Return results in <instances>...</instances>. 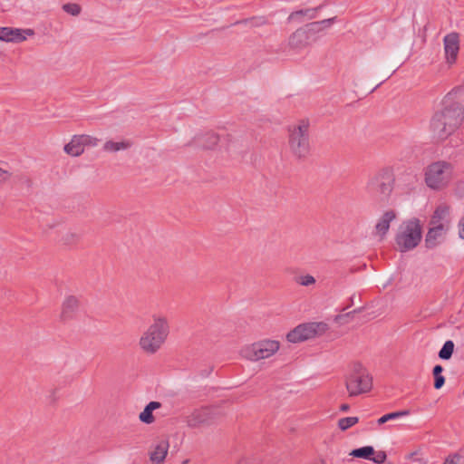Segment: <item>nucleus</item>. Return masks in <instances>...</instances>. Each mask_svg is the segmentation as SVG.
<instances>
[{
	"instance_id": "nucleus-1",
	"label": "nucleus",
	"mask_w": 464,
	"mask_h": 464,
	"mask_svg": "<svg viewBox=\"0 0 464 464\" xmlns=\"http://www.w3.org/2000/svg\"><path fill=\"white\" fill-rule=\"evenodd\" d=\"M464 122V105L459 102L444 104L434 113L430 121V130L440 142H444L452 136Z\"/></svg>"
},
{
	"instance_id": "nucleus-2",
	"label": "nucleus",
	"mask_w": 464,
	"mask_h": 464,
	"mask_svg": "<svg viewBox=\"0 0 464 464\" xmlns=\"http://www.w3.org/2000/svg\"><path fill=\"white\" fill-rule=\"evenodd\" d=\"M287 130V146L294 159L305 160L311 154L310 121L300 119L289 125Z\"/></svg>"
},
{
	"instance_id": "nucleus-3",
	"label": "nucleus",
	"mask_w": 464,
	"mask_h": 464,
	"mask_svg": "<svg viewBox=\"0 0 464 464\" xmlns=\"http://www.w3.org/2000/svg\"><path fill=\"white\" fill-rule=\"evenodd\" d=\"M153 323L142 333L139 339L140 349L147 355L157 353L165 343L169 334L167 317L153 315Z\"/></svg>"
},
{
	"instance_id": "nucleus-4",
	"label": "nucleus",
	"mask_w": 464,
	"mask_h": 464,
	"mask_svg": "<svg viewBox=\"0 0 464 464\" xmlns=\"http://www.w3.org/2000/svg\"><path fill=\"white\" fill-rule=\"evenodd\" d=\"M422 238V228L418 218L404 220L399 227L394 237L395 248L405 253L419 246Z\"/></svg>"
},
{
	"instance_id": "nucleus-5",
	"label": "nucleus",
	"mask_w": 464,
	"mask_h": 464,
	"mask_svg": "<svg viewBox=\"0 0 464 464\" xmlns=\"http://www.w3.org/2000/svg\"><path fill=\"white\" fill-rule=\"evenodd\" d=\"M394 182L392 169L383 168L370 177L365 188L378 201L386 203L393 191Z\"/></svg>"
},
{
	"instance_id": "nucleus-6",
	"label": "nucleus",
	"mask_w": 464,
	"mask_h": 464,
	"mask_svg": "<svg viewBox=\"0 0 464 464\" xmlns=\"http://www.w3.org/2000/svg\"><path fill=\"white\" fill-rule=\"evenodd\" d=\"M345 387L349 396H358L372 390V378L362 363L353 362L350 372L345 376Z\"/></svg>"
},
{
	"instance_id": "nucleus-7",
	"label": "nucleus",
	"mask_w": 464,
	"mask_h": 464,
	"mask_svg": "<svg viewBox=\"0 0 464 464\" xmlns=\"http://www.w3.org/2000/svg\"><path fill=\"white\" fill-rule=\"evenodd\" d=\"M453 165L446 160L430 164L425 171V182L432 189H442L452 179Z\"/></svg>"
},
{
	"instance_id": "nucleus-8",
	"label": "nucleus",
	"mask_w": 464,
	"mask_h": 464,
	"mask_svg": "<svg viewBox=\"0 0 464 464\" xmlns=\"http://www.w3.org/2000/svg\"><path fill=\"white\" fill-rule=\"evenodd\" d=\"M280 347V343L275 340H261L242 349L241 354L249 361H259L269 358L275 354Z\"/></svg>"
},
{
	"instance_id": "nucleus-9",
	"label": "nucleus",
	"mask_w": 464,
	"mask_h": 464,
	"mask_svg": "<svg viewBox=\"0 0 464 464\" xmlns=\"http://www.w3.org/2000/svg\"><path fill=\"white\" fill-rule=\"evenodd\" d=\"M328 325L323 322H313L302 324L296 326L286 334V339L290 343H300L314 338L326 332Z\"/></svg>"
},
{
	"instance_id": "nucleus-10",
	"label": "nucleus",
	"mask_w": 464,
	"mask_h": 464,
	"mask_svg": "<svg viewBox=\"0 0 464 464\" xmlns=\"http://www.w3.org/2000/svg\"><path fill=\"white\" fill-rule=\"evenodd\" d=\"M218 413L215 409L201 408L186 416V423L190 428L208 426L215 422Z\"/></svg>"
},
{
	"instance_id": "nucleus-11",
	"label": "nucleus",
	"mask_w": 464,
	"mask_h": 464,
	"mask_svg": "<svg viewBox=\"0 0 464 464\" xmlns=\"http://www.w3.org/2000/svg\"><path fill=\"white\" fill-rule=\"evenodd\" d=\"M34 34L33 29H18L12 27H0V41L7 43H22L26 40V35Z\"/></svg>"
},
{
	"instance_id": "nucleus-12",
	"label": "nucleus",
	"mask_w": 464,
	"mask_h": 464,
	"mask_svg": "<svg viewBox=\"0 0 464 464\" xmlns=\"http://www.w3.org/2000/svg\"><path fill=\"white\" fill-rule=\"evenodd\" d=\"M444 51L446 61L449 64L456 63L459 51V36L458 33H450L444 39Z\"/></svg>"
},
{
	"instance_id": "nucleus-13",
	"label": "nucleus",
	"mask_w": 464,
	"mask_h": 464,
	"mask_svg": "<svg viewBox=\"0 0 464 464\" xmlns=\"http://www.w3.org/2000/svg\"><path fill=\"white\" fill-rule=\"evenodd\" d=\"M81 302L75 295H68L62 304L60 320L63 323L72 321L75 318L80 308Z\"/></svg>"
},
{
	"instance_id": "nucleus-14",
	"label": "nucleus",
	"mask_w": 464,
	"mask_h": 464,
	"mask_svg": "<svg viewBox=\"0 0 464 464\" xmlns=\"http://www.w3.org/2000/svg\"><path fill=\"white\" fill-rule=\"evenodd\" d=\"M314 39H310L302 27L296 29L288 38V45L291 49L300 50L307 47Z\"/></svg>"
},
{
	"instance_id": "nucleus-15",
	"label": "nucleus",
	"mask_w": 464,
	"mask_h": 464,
	"mask_svg": "<svg viewBox=\"0 0 464 464\" xmlns=\"http://www.w3.org/2000/svg\"><path fill=\"white\" fill-rule=\"evenodd\" d=\"M447 231V226L430 227L425 237V246L430 249L436 247Z\"/></svg>"
},
{
	"instance_id": "nucleus-16",
	"label": "nucleus",
	"mask_w": 464,
	"mask_h": 464,
	"mask_svg": "<svg viewBox=\"0 0 464 464\" xmlns=\"http://www.w3.org/2000/svg\"><path fill=\"white\" fill-rule=\"evenodd\" d=\"M218 141L219 136L213 131H208L206 132L205 134L194 137L192 141L189 142L188 145H196L203 149H213L218 143Z\"/></svg>"
},
{
	"instance_id": "nucleus-17",
	"label": "nucleus",
	"mask_w": 464,
	"mask_h": 464,
	"mask_svg": "<svg viewBox=\"0 0 464 464\" xmlns=\"http://www.w3.org/2000/svg\"><path fill=\"white\" fill-rule=\"evenodd\" d=\"M450 208L448 205L442 204L437 207L433 215L430 218V225L431 227L447 226L449 228Z\"/></svg>"
},
{
	"instance_id": "nucleus-18",
	"label": "nucleus",
	"mask_w": 464,
	"mask_h": 464,
	"mask_svg": "<svg viewBox=\"0 0 464 464\" xmlns=\"http://www.w3.org/2000/svg\"><path fill=\"white\" fill-rule=\"evenodd\" d=\"M396 218L394 210L385 211L375 225V234L382 239L389 231L390 224Z\"/></svg>"
},
{
	"instance_id": "nucleus-19",
	"label": "nucleus",
	"mask_w": 464,
	"mask_h": 464,
	"mask_svg": "<svg viewBox=\"0 0 464 464\" xmlns=\"http://www.w3.org/2000/svg\"><path fill=\"white\" fill-rule=\"evenodd\" d=\"M169 441L160 440L150 452V459L153 464H162L166 459L169 450Z\"/></svg>"
},
{
	"instance_id": "nucleus-20",
	"label": "nucleus",
	"mask_w": 464,
	"mask_h": 464,
	"mask_svg": "<svg viewBox=\"0 0 464 464\" xmlns=\"http://www.w3.org/2000/svg\"><path fill=\"white\" fill-rule=\"evenodd\" d=\"M82 235L76 230H68L61 236L60 243L66 249L75 248L82 241Z\"/></svg>"
},
{
	"instance_id": "nucleus-21",
	"label": "nucleus",
	"mask_w": 464,
	"mask_h": 464,
	"mask_svg": "<svg viewBox=\"0 0 464 464\" xmlns=\"http://www.w3.org/2000/svg\"><path fill=\"white\" fill-rule=\"evenodd\" d=\"M160 407L161 403L160 401H150L145 406L144 410L140 413V420L145 424L153 423L155 421V418L152 412L153 411L160 409Z\"/></svg>"
},
{
	"instance_id": "nucleus-22",
	"label": "nucleus",
	"mask_w": 464,
	"mask_h": 464,
	"mask_svg": "<svg viewBox=\"0 0 464 464\" xmlns=\"http://www.w3.org/2000/svg\"><path fill=\"white\" fill-rule=\"evenodd\" d=\"M63 150L68 155L72 157H78L84 151L76 135L72 137L71 141L64 146Z\"/></svg>"
},
{
	"instance_id": "nucleus-23",
	"label": "nucleus",
	"mask_w": 464,
	"mask_h": 464,
	"mask_svg": "<svg viewBox=\"0 0 464 464\" xmlns=\"http://www.w3.org/2000/svg\"><path fill=\"white\" fill-rule=\"evenodd\" d=\"M132 146L130 140H121L119 142L113 140H108L103 145V150L107 152H117L119 150H128Z\"/></svg>"
},
{
	"instance_id": "nucleus-24",
	"label": "nucleus",
	"mask_w": 464,
	"mask_h": 464,
	"mask_svg": "<svg viewBox=\"0 0 464 464\" xmlns=\"http://www.w3.org/2000/svg\"><path fill=\"white\" fill-rule=\"evenodd\" d=\"M322 7H323V5H321L317 7H314V8H307V9H302V10H297V11L292 12L290 14V15L288 16V21L291 22V21L297 19L298 15H304L309 20L314 19L317 15V12L319 10H321Z\"/></svg>"
},
{
	"instance_id": "nucleus-25",
	"label": "nucleus",
	"mask_w": 464,
	"mask_h": 464,
	"mask_svg": "<svg viewBox=\"0 0 464 464\" xmlns=\"http://www.w3.org/2000/svg\"><path fill=\"white\" fill-rule=\"evenodd\" d=\"M375 454V450L372 446H364L359 449H354L350 452L353 458H360L371 460L372 456Z\"/></svg>"
},
{
	"instance_id": "nucleus-26",
	"label": "nucleus",
	"mask_w": 464,
	"mask_h": 464,
	"mask_svg": "<svg viewBox=\"0 0 464 464\" xmlns=\"http://www.w3.org/2000/svg\"><path fill=\"white\" fill-rule=\"evenodd\" d=\"M443 367L437 364L433 367L432 374L434 377V388L436 390L440 389L445 383V377L442 375Z\"/></svg>"
},
{
	"instance_id": "nucleus-27",
	"label": "nucleus",
	"mask_w": 464,
	"mask_h": 464,
	"mask_svg": "<svg viewBox=\"0 0 464 464\" xmlns=\"http://www.w3.org/2000/svg\"><path fill=\"white\" fill-rule=\"evenodd\" d=\"M454 352V343L450 340L446 341L439 352V357L442 360H449L451 358Z\"/></svg>"
},
{
	"instance_id": "nucleus-28",
	"label": "nucleus",
	"mask_w": 464,
	"mask_h": 464,
	"mask_svg": "<svg viewBox=\"0 0 464 464\" xmlns=\"http://www.w3.org/2000/svg\"><path fill=\"white\" fill-rule=\"evenodd\" d=\"M409 414H410V411H408V410L391 412V413L385 414V415L382 416L380 419H378L377 423L379 425H382L389 420H395L399 417L407 416Z\"/></svg>"
},
{
	"instance_id": "nucleus-29",
	"label": "nucleus",
	"mask_w": 464,
	"mask_h": 464,
	"mask_svg": "<svg viewBox=\"0 0 464 464\" xmlns=\"http://www.w3.org/2000/svg\"><path fill=\"white\" fill-rule=\"evenodd\" d=\"M76 136L79 139L83 150L86 147H95V146H97V144L99 142V139L90 136V135L81 134V135H76Z\"/></svg>"
},
{
	"instance_id": "nucleus-30",
	"label": "nucleus",
	"mask_w": 464,
	"mask_h": 464,
	"mask_svg": "<svg viewBox=\"0 0 464 464\" xmlns=\"http://www.w3.org/2000/svg\"><path fill=\"white\" fill-rule=\"evenodd\" d=\"M358 417H345L342 418L338 420V427L341 430H346L349 428L353 427L356 423H358Z\"/></svg>"
},
{
	"instance_id": "nucleus-31",
	"label": "nucleus",
	"mask_w": 464,
	"mask_h": 464,
	"mask_svg": "<svg viewBox=\"0 0 464 464\" xmlns=\"http://www.w3.org/2000/svg\"><path fill=\"white\" fill-rule=\"evenodd\" d=\"M62 9L65 13H67V14L72 15V16H78L81 14V12H82L81 5L79 4H76V3H67V4H64V5H63Z\"/></svg>"
},
{
	"instance_id": "nucleus-32",
	"label": "nucleus",
	"mask_w": 464,
	"mask_h": 464,
	"mask_svg": "<svg viewBox=\"0 0 464 464\" xmlns=\"http://www.w3.org/2000/svg\"><path fill=\"white\" fill-rule=\"evenodd\" d=\"M302 29L305 31L307 35H310V39H313L312 36L322 31L316 22L306 24Z\"/></svg>"
},
{
	"instance_id": "nucleus-33",
	"label": "nucleus",
	"mask_w": 464,
	"mask_h": 464,
	"mask_svg": "<svg viewBox=\"0 0 464 464\" xmlns=\"http://www.w3.org/2000/svg\"><path fill=\"white\" fill-rule=\"evenodd\" d=\"M296 283L301 285H304V286H309L315 283V279L311 275H305V276H301L297 277Z\"/></svg>"
},
{
	"instance_id": "nucleus-34",
	"label": "nucleus",
	"mask_w": 464,
	"mask_h": 464,
	"mask_svg": "<svg viewBox=\"0 0 464 464\" xmlns=\"http://www.w3.org/2000/svg\"><path fill=\"white\" fill-rule=\"evenodd\" d=\"M387 459V454L383 450L377 451L375 456H372L371 460H372L376 464H385Z\"/></svg>"
},
{
	"instance_id": "nucleus-35",
	"label": "nucleus",
	"mask_w": 464,
	"mask_h": 464,
	"mask_svg": "<svg viewBox=\"0 0 464 464\" xmlns=\"http://www.w3.org/2000/svg\"><path fill=\"white\" fill-rule=\"evenodd\" d=\"M411 47L410 48L409 52H407V53L405 54L404 59L401 62V63H400V64H399V65H398L394 70H392L390 73H388V74L386 75V78H385L382 82L378 83L375 87H373V88L372 89L371 92H373L376 88H378V87H379V86H380V85H381L384 81H386L387 79H389V78H390V77H391V76H392V75L396 72V70H397V69H398V68H399V67H400V66H401V65L405 61H407V60L411 57Z\"/></svg>"
},
{
	"instance_id": "nucleus-36",
	"label": "nucleus",
	"mask_w": 464,
	"mask_h": 464,
	"mask_svg": "<svg viewBox=\"0 0 464 464\" xmlns=\"http://www.w3.org/2000/svg\"><path fill=\"white\" fill-rule=\"evenodd\" d=\"M362 307L361 308H358V309H354L353 311L352 312H348L346 314H338L336 317H335V321L337 323H340V324H343L345 323V319L349 316H351L352 314H358V313H361L362 311Z\"/></svg>"
},
{
	"instance_id": "nucleus-37",
	"label": "nucleus",
	"mask_w": 464,
	"mask_h": 464,
	"mask_svg": "<svg viewBox=\"0 0 464 464\" xmlns=\"http://www.w3.org/2000/svg\"><path fill=\"white\" fill-rule=\"evenodd\" d=\"M335 19L336 17H332L322 21H317L316 23L323 31L324 28L330 27L334 23Z\"/></svg>"
},
{
	"instance_id": "nucleus-38",
	"label": "nucleus",
	"mask_w": 464,
	"mask_h": 464,
	"mask_svg": "<svg viewBox=\"0 0 464 464\" xmlns=\"http://www.w3.org/2000/svg\"><path fill=\"white\" fill-rule=\"evenodd\" d=\"M455 459H459L460 456L459 454H455L453 457L449 456L448 458H446L443 464H458Z\"/></svg>"
},
{
	"instance_id": "nucleus-39",
	"label": "nucleus",
	"mask_w": 464,
	"mask_h": 464,
	"mask_svg": "<svg viewBox=\"0 0 464 464\" xmlns=\"http://www.w3.org/2000/svg\"><path fill=\"white\" fill-rule=\"evenodd\" d=\"M9 177L10 174L6 170H4L0 168V184L6 181L9 179Z\"/></svg>"
},
{
	"instance_id": "nucleus-40",
	"label": "nucleus",
	"mask_w": 464,
	"mask_h": 464,
	"mask_svg": "<svg viewBox=\"0 0 464 464\" xmlns=\"http://www.w3.org/2000/svg\"><path fill=\"white\" fill-rule=\"evenodd\" d=\"M459 237L464 239V218L459 222Z\"/></svg>"
},
{
	"instance_id": "nucleus-41",
	"label": "nucleus",
	"mask_w": 464,
	"mask_h": 464,
	"mask_svg": "<svg viewBox=\"0 0 464 464\" xmlns=\"http://www.w3.org/2000/svg\"><path fill=\"white\" fill-rule=\"evenodd\" d=\"M55 390H53L51 392V395L49 396V399H50V401L51 403L54 404L57 401V398H56V395H55Z\"/></svg>"
},
{
	"instance_id": "nucleus-42",
	"label": "nucleus",
	"mask_w": 464,
	"mask_h": 464,
	"mask_svg": "<svg viewBox=\"0 0 464 464\" xmlns=\"http://www.w3.org/2000/svg\"><path fill=\"white\" fill-rule=\"evenodd\" d=\"M349 409H350V406H349L348 404H345V403H344V404H342V405L340 406V410H341L342 411H347Z\"/></svg>"
},
{
	"instance_id": "nucleus-43",
	"label": "nucleus",
	"mask_w": 464,
	"mask_h": 464,
	"mask_svg": "<svg viewBox=\"0 0 464 464\" xmlns=\"http://www.w3.org/2000/svg\"><path fill=\"white\" fill-rule=\"evenodd\" d=\"M304 15H298V18L295 19V21H297L298 23H303L304 21Z\"/></svg>"
},
{
	"instance_id": "nucleus-44",
	"label": "nucleus",
	"mask_w": 464,
	"mask_h": 464,
	"mask_svg": "<svg viewBox=\"0 0 464 464\" xmlns=\"http://www.w3.org/2000/svg\"><path fill=\"white\" fill-rule=\"evenodd\" d=\"M212 371V368H210L208 371H206L205 373H201V376H208Z\"/></svg>"
},
{
	"instance_id": "nucleus-45",
	"label": "nucleus",
	"mask_w": 464,
	"mask_h": 464,
	"mask_svg": "<svg viewBox=\"0 0 464 464\" xmlns=\"http://www.w3.org/2000/svg\"><path fill=\"white\" fill-rule=\"evenodd\" d=\"M248 20L237 21L234 24H246Z\"/></svg>"
},
{
	"instance_id": "nucleus-46",
	"label": "nucleus",
	"mask_w": 464,
	"mask_h": 464,
	"mask_svg": "<svg viewBox=\"0 0 464 464\" xmlns=\"http://www.w3.org/2000/svg\"><path fill=\"white\" fill-rule=\"evenodd\" d=\"M416 454H417L416 452H411V453H410V454H409V456H408V459H412V458H414V456H415Z\"/></svg>"
},
{
	"instance_id": "nucleus-47",
	"label": "nucleus",
	"mask_w": 464,
	"mask_h": 464,
	"mask_svg": "<svg viewBox=\"0 0 464 464\" xmlns=\"http://www.w3.org/2000/svg\"><path fill=\"white\" fill-rule=\"evenodd\" d=\"M409 176H410L411 179H412V180L415 179V176H413L411 174H409Z\"/></svg>"
},
{
	"instance_id": "nucleus-48",
	"label": "nucleus",
	"mask_w": 464,
	"mask_h": 464,
	"mask_svg": "<svg viewBox=\"0 0 464 464\" xmlns=\"http://www.w3.org/2000/svg\"><path fill=\"white\" fill-rule=\"evenodd\" d=\"M350 301H351V304H353V302H354L353 297H351V298H350Z\"/></svg>"
},
{
	"instance_id": "nucleus-49",
	"label": "nucleus",
	"mask_w": 464,
	"mask_h": 464,
	"mask_svg": "<svg viewBox=\"0 0 464 464\" xmlns=\"http://www.w3.org/2000/svg\"><path fill=\"white\" fill-rule=\"evenodd\" d=\"M322 464H324V461H322Z\"/></svg>"
}]
</instances>
